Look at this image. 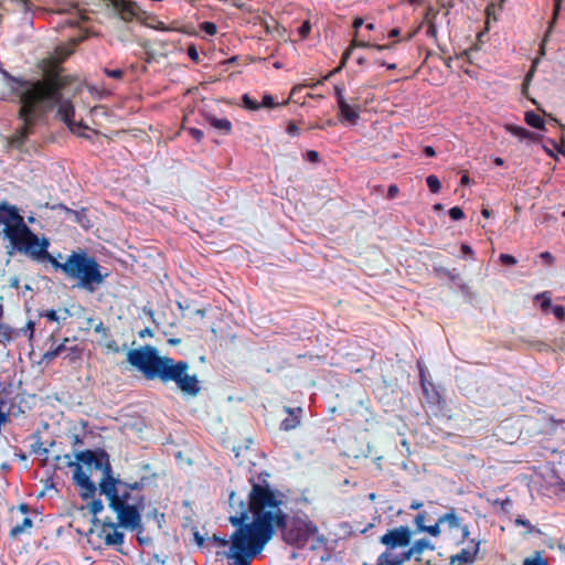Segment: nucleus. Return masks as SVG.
<instances>
[{
    "mask_svg": "<svg viewBox=\"0 0 565 565\" xmlns=\"http://www.w3.org/2000/svg\"><path fill=\"white\" fill-rule=\"evenodd\" d=\"M252 489L248 493V508L241 502L237 515L230 516L232 525L237 530L232 534L230 555L236 565H249L250 558L259 554L273 539L277 526L284 525L282 510L285 495L273 489L268 482L263 483L250 479Z\"/></svg>",
    "mask_w": 565,
    "mask_h": 565,
    "instance_id": "obj_1",
    "label": "nucleus"
},
{
    "mask_svg": "<svg viewBox=\"0 0 565 565\" xmlns=\"http://www.w3.org/2000/svg\"><path fill=\"white\" fill-rule=\"evenodd\" d=\"M127 362L148 381L158 380L162 384L173 382L185 396L194 397L201 392L199 377L189 374L190 365L186 361H175L170 356L160 355L158 349L152 345L129 350Z\"/></svg>",
    "mask_w": 565,
    "mask_h": 565,
    "instance_id": "obj_2",
    "label": "nucleus"
},
{
    "mask_svg": "<svg viewBox=\"0 0 565 565\" xmlns=\"http://www.w3.org/2000/svg\"><path fill=\"white\" fill-rule=\"evenodd\" d=\"M147 477L139 481L127 482L114 478L108 482H99V491L108 500L109 508L117 514L121 526L138 530L141 529V511L146 507V497L142 493Z\"/></svg>",
    "mask_w": 565,
    "mask_h": 565,
    "instance_id": "obj_3",
    "label": "nucleus"
},
{
    "mask_svg": "<svg viewBox=\"0 0 565 565\" xmlns=\"http://www.w3.org/2000/svg\"><path fill=\"white\" fill-rule=\"evenodd\" d=\"M49 245L47 238L43 237L41 248H43L44 252L38 253L33 259L47 260L55 270H61L66 278L75 280L76 287L93 294L109 276L107 271H103V267L97 259L88 255L85 250H73L66 257L65 262L61 263L49 253Z\"/></svg>",
    "mask_w": 565,
    "mask_h": 565,
    "instance_id": "obj_4",
    "label": "nucleus"
},
{
    "mask_svg": "<svg viewBox=\"0 0 565 565\" xmlns=\"http://www.w3.org/2000/svg\"><path fill=\"white\" fill-rule=\"evenodd\" d=\"M3 227L4 236L10 241L12 247L19 253L30 256L32 259L42 247V238L32 232L20 215L17 206L7 201L0 203V226Z\"/></svg>",
    "mask_w": 565,
    "mask_h": 565,
    "instance_id": "obj_5",
    "label": "nucleus"
},
{
    "mask_svg": "<svg viewBox=\"0 0 565 565\" xmlns=\"http://www.w3.org/2000/svg\"><path fill=\"white\" fill-rule=\"evenodd\" d=\"M76 461H68V467L74 468L73 480L79 487L83 499L93 498L96 492V484L89 476L83 471L82 465L102 471L99 482H108L115 477L110 465L109 455L102 448L78 451L75 455Z\"/></svg>",
    "mask_w": 565,
    "mask_h": 565,
    "instance_id": "obj_6",
    "label": "nucleus"
},
{
    "mask_svg": "<svg viewBox=\"0 0 565 565\" xmlns=\"http://www.w3.org/2000/svg\"><path fill=\"white\" fill-rule=\"evenodd\" d=\"M50 109L46 107H34V102L24 99V106L20 107L18 118L22 120L21 127L8 139L10 148L22 150L30 135L34 132V126L42 115Z\"/></svg>",
    "mask_w": 565,
    "mask_h": 565,
    "instance_id": "obj_7",
    "label": "nucleus"
},
{
    "mask_svg": "<svg viewBox=\"0 0 565 565\" xmlns=\"http://www.w3.org/2000/svg\"><path fill=\"white\" fill-rule=\"evenodd\" d=\"M281 532L282 540L291 546L301 547L313 536L317 532V526L309 520L295 518L288 522V515L285 513L284 525L277 526Z\"/></svg>",
    "mask_w": 565,
    "mask_h": 565,
    "instance_id": "obj_8",
    "label": "nucleus"
},
{
    "mask_svg": "<svg viewBox=\"0 0 565 565\" xmlns=\"http://www.w3.org/2000/svg\"><path fill=\"white\" fill-rule=\"evenodd\" d=\"M413 531L407 525H399L386 531L380 537V543L386 547L385 552H391L396 548L406 547L411 544Z\"/></svg>",
    "mask_w": 565,
    "mask_h": 565,
    "instance_id": "obj_9",
    "label": "nucleus"
},
{
    "mask_svg": "<svg viewBox=\"0 0 565 565\" xmlns=\"http://www.w3.org/2000/svg\"><path fill=\"white\" fill-rule=\"evenodd\" d=\"M65 77L67 78V84L61 89V98L58 102H56L54 104V106L50 110H52L55 106H58L57 116L67 125V127L70 128V130L72 132L77 134L78 136H82V134L79 132V129L87 128V127L84 126L81 121L79 122L74 121V119H73L74 115H75L74 106L70 99H63V89L70 84L68 76H65Z\"/></svg>",
    "mask_w": 565,
    "mask_h": 565,
    "instance_id": "obj_10",
    "label": "nucleus"
},
{
    "mask_svg": "<svg viewBox=\"0 0 565 565\" xmlns=\"http://www.w3.org/2000/svg\"><path fill=\"white\" fill-rule=\"evenodd\" d=\"M480 542L475 539H468L467 547H463L449 558L450 565H471L476 562L479 553Z\"/></svg>",
    "mask_w": 565,
    "mask_h": 565,
    "instance_id": "obj_11",
    "label": "nucleus"
},
{
    "mask_svg": "<svg viewBox=\"0 0 565 565\" xmlns=\"http://www.w3.org/2000/svg\"><path fill=\"white\" fill-rule=\"evenodd\" d=\"M412 558L416 561V553L413 551L412 546H409L408 550L398 555H394L392 552L382 553L377 557V565H403Z\"/></svg>",
    "mask_w": 565,
    "mask_h": 565,
    "instance_id": "obj_12",
    "label": "nucleus"
},
{
    "mask_svg": "<svg viewBox=\"0 0 565 565\" xmlns=\"http://www.w3.org/2000/svg\"><path fill=\"white\" fill-rule=\"evenodd\" d=\"M439 523H447L450 529H459L461 532V541L460 543L467 541L469 539V529L467 525H462L460 523V519L456 514V509L450 508L447 513L439 516Z\"/></svg>",
    "mask_w": 565,
    "mask_h": 565,
    "instance_id": "obj_13",
    "label": "nucleus"
},
{
    "mask_svg": "<svg viewBox=\"0 0 565 565\" xmlns=\"http://www.w3.org/2000/svg\"><path fill=\"white\" fill-rule=\"evenodd\" d=\"M113 7L119 12L120 18L125 21H131L137 14V4L131 0H116Z\"/></svg>",
    "mask_w": 565,
    "mask_h": 565,
    "instance_id": "obj_14",
    "label": "nucleus"
},
{
    "mask_svg": "<svg viewBox=\"0 0 565 565\" xmlns=\"http://www.w3.org/2000/svg\"><path fill=\"white\" fill-rule=\"evenodd\" d=\"M285 409L289 416L287 418L282 419V422L280 423V429L284 431H289V430L297 428L300 425L302 408L286 407Z\"/></svg>",
    "mask_w": 565,
    "mask_h": 565,
    "instance_id": "obj_15",
    "label": "nucleus"
},
{
    "mask_svg": "<svg viewBox=\"0 0 565 565\" xmlns=\"http://www.w3.org/2000/svg\"><path fill=\"white\" fill-rule=\"evenodd\" d=\"M339 108V118L341 121H348L351 125H355L360 118L359 107L353 108L350 106L347 100H340L338 104Z\"/></svg>",
    "mask_w": 565,
    "mask_h": 565,
    "instance_id": "obj_16",
    "label": "nucleus"
},
{
    "mask_svg": "<svg viewBox=\"0 0 565 565\" xmlns=\"http://www.w3.org/2000/svg\"><path fill=\"white\" fill-rule=\"evenodd\" d=\"M105 544L108 546H117L124 543L125 535L122 532L117 530V525L114 523L105 524Z\"/></svg>",
    "mask_w": 565,
    "mask_h": 565,
    "instance_id": "obj_17",
    "label": "nucleus"
},
{
    "mask_svg": "<svg viewBox=\"0 0 565 565\" xmlns=\"http://www.w3.org/2000/svg\"><path fill=\"white\" fill-rule=\"evenodd\" d=\"M504 129H505V131L515 136L520 140H530V141L537 140V135L525 129L524 127L513 125V124H505Z\"/></svg>",
    "mask_w": 565,
    "mask_h": 565,
    "instance_id": "obj_18",
    "label": "nucleus"
},
{
    "mask_svg": "<svg viewBox=\"0 0 565 565\" xmlns=\"http://www.w3.org/2000/svg\"><path fill=\"white\" fill-rule=\"evenodd\" d=\"M554 1V9H553V14H552V19L548 23V28H547V31L544 35V39H543V42L541 44V47H540V54L541 55H544L545 54V42L547 41V38L550 36L557 19H558V15H559V12H561V7H562V2L564 0H553Z\"/></svg>",
    "mask_w": 565,
    "mask_h": 565,
    "instance_id": "obj_19",
    "label": "nucleus"
},
{
    "mask_svg": "<svg viewBox=\"0 0 565 565\" xmlns=\"http://www.w3.org/2000/svg\"><path fill=\"white\" fill-rule=\"evenodd\" d=\"M412 548L413 551L416 553V562L419 563L422 562V554L425 552V551H434L435 550V545L427 539H419V540H416L412 545Z\"/></svg>",
    "mask_w": 565,
    "mask_h": 565,
    "instance_id": "obj_20",
    "label": "nucleus"
},
{
    "mask_svg": "<svg viewBox=\"0 0 565 565\" xmlns=\"http://www.w3.org/2000/svg\"><path fill=\"white\" fill-rule=\"evenodd\" d=\"M70 339L68 338H65L60 344H57L55 348L46 351L44 354H43V361H45L46 363H50L51 361H53L56 356H58L60 354H62V352L64 351H67V349L70 347H67V343H68Z\"/></svg>",
    "mask_w": 565,
    "mask_h": 565,
    "instance_id": "obj_21",
    "label": "nucleus"
},
{
    "mask_svg": "<svg viewBox=\"0 0 565 565\" xmlns=\"http://www.w3.org/2000/svg\"><path fill=\"white\" fill-rule=\"evenodd\" d=\"M207 120L213 128L223 131L224 135H230L232 132L233 126L227 118H216L211 116Z\"/></svg>",
    "mask_w": 565,
    "mask_h": 565,
    "instance_id": "obj_22",
    "label": "nucleus"
},
{
    "mask_svg": "<svg viewBox=\"0 0 565 565\" xmlns=\"http://www.w3.org/2000/svg\"><path fill=\"white\" fill-rule=\"evenodd\" d=\"M524 120L529 126H531L535 129H539V130L545 129L544 119L539 114L534 113L533 110H529L524 114Z\"/></svg>",
    "mask_w": 565,
    "mask_h": 565,
    "instance_id": "obj_23",
    "label": "nucleus"
},
{
    "mask_svg": "<svg viewBox=\"0 0 565 565\" xmlns=\"http://www.w3.org/2000/svg\"><path fill=\"white\" fill-rule=\"evenodd\" d=\"M32 525H33L32 520L29 516H25V518H23L21 523H18L14 526H12V529L10 530L9 536L13 537V539L19 537L21 534H23L24 532L30 530L32 527Z\"/></svg>",
    "mask_w": 565,
    "mask_h": 565,
    "instance_id": "obj_24",
    "label": "nucleus"
},
{
    "mask_svg": "<svg viewBox=\"0 0 565 565\" xmlns=\"http://www.w3.org/2000/svg\"><path fill=\"white\" fill-rule=\"evenodd\" d=\"M14 338V330L7 323L0 321V344H7Z\"/></svg>",
    "mask_w": 565,
    "mask_h": 565,
    "instance_id": "obj_25",
    "label": "nucleus"
},
{
    "mask_svg": "<svg viewBox=\"0 0 565 565\" xmlns=\"http://www.w3.org/2000/svg\"><path fill=\"white\" fill-rule=\"evenodd\" d=\"M426 183L431 193H438L441 189V183L435 174L428 175Z\"/></svg>",
    "mask_w": 565,
    "mask_h": 565,
    "instance_id": "obj_26",
    "label": "nucleus"
},
{
    "mask_svg": "<svg viewBox=\"0 0 565 565\" xmlns=\"http://www.w3.org/2000/svg\"><path fill=\"white\" fill-rule=\"evenodd\" d=\"M243 106L248 110H258L260 108V104L253 99L248 94H244L242 96Z\"/></svg>",
    "mask_w": 565,
    "mask_h": 565,
    "instance_id": "obj_27",
    "label": "nucleus"
},
{
    "mask_svg": "<svg viewBox=\"0 0 565 565\" xmlns=\"http://www.w3.org/2000/svg\"><path fill=\"white\" fill-rule=\"evenodd\" d=\"M82 352H83V350L79 349L77 345L70 347L67 349V354L65 358L68 359L71 362H75L76 360H78L81 358Z\"/></svg>",
    "mask_w": 565,
    "mask_h": 565,
    "instance_id": "obj_28",
    "label": "nucleus"
},
{
    "mask_svg": "<svg viewBox=\"0 0 565 565\" xmlns=\"http://www.w3.org/2000/svg\"><path fill=\"white\" fill-rule=\"evenodd\" d=\"M201 31L205 32L209 35H214L217 32V26L214 22L204 21L200 24Z\"/></svg>",
    "mask_w": 565,
    "mask_h": 565,
    "instance_id": "obj_29",
    "label": "nucleus"
},
{
    "mask_svg": "<svg viewBox=\"0 0 565 565\" xmlns=\"http://www.w3.org/2000/svg\"><path fill=\"white\" fill-rule=\"evenodd\" d=\"M440 524L439 519L434 525H425V527H422V532H426L430 534L431 536H439L440 535Z\"/></svg>",
    "mask_w": 565,
    "mask_h": 565,
    "instance_id": "obj_30",
    "label": "nucleus"
},
{
    "mask_svg": "<svg viewBox=\"0 0 565 565\" xmlns=\"http://www.w3.org/2000/svg\"><path fill=\"white\" fill-rule=\"evenodd\" d=\"M104 510V504L100 499H95L89 504V511L92 514L97 515Z\"/></svg>",
    "mask_w": 565,
    "mask_h": 565,
    "instance_id": "obj_31",
    "label": "nucleus"
},
{
    "mask_svg": "<svg viewBox=\"0 0 565 565\" xmlns=\"http://www.w3.org/2000/svg\"><path fill=\"white\" fill-rule=\"evenodd\" d=\"M351 49L354 47H365V49H374V43H371L369 41H362L354 38L350 44Z\"/></svg>",
    "mask_w": 565,
    "mask_h": 565,
    "instance_id": "obj_32",
    "label": "nucleus"
},
{
    "mask_svg": "<svg viewBox=\"0 0 565 565\" xmlns=\"http://www.w3.org/2000/svg\"><path fill=\"white\" fill-rule=\"evenodd\" d=\"M449 216L454 221H459V220H462L465 217V213H463L461 207L454 206V207H451L449 210Z\"/></svg>",
    "mask_w": 565,
    "mask_h": 565,
    "instance_id": "obj_33",
    "label": "nucleus"
},
{
    "mask_svg": "<svg viewBox=\"0 0 565 565\" xmlns=\"http://www.w3.org/2000/svg\"><path fill=\"white\" fill-rule=\"evenodd\" d=\"M438 15V10H436L434 7L429 6L425 13V22H436V18Z\"/></svg>",
    "mask_w": 565,
    "mask_h": 565,
    "instance_id": "obj_34",
    "label": "nucleus"
},
{
    "mask_svg": "<svg viewBox=\"0 0 565 565\" xmlns=\"http://www.w3.org/2000/svg\"><path fill=\"white\" fill-rule=\"evenodd\" d=\"M503 265L513 266L516 264V258L510 254H501L499 257Z\"/></svg>",
    "mask_w": 565,
    "mask_h": 565,
    "instance_id": "obj_35",
    "label": "nucleus"
},
{
    "mask_svg": "<svg viewBox=\"0 0 565 565\" xmlns=\"http://www.w3.org/2000/svg\"><path fill=\"white\" fill-rule=\"evenodd\" d=\"M276 106H277V104L274 102V97L271 95L265 94L263 96L260 107L274 108Z\"/></svg>",
    "mask_w": 565,
    "mask_h": 565,
    "instance_id": "obj_36",
    "label": "nucleus"
},
{
    "mask_svg": "<svg viewBox=\"0 0 565 565\" xmlns=\"http://www.w3.org/2000/svg\"><path fill=\"white\" fill-rule=\"evenodd\" d=\"M105 74L108 76V77H111V78H115V79H121L124 77V71L120 70V68H116V70H105Z\"/></svg>",
    "mask_w": 565,
    "mask_h": 565,
    "instance_id": "obj_37",
    "label": "nucleus"
},
{
    "mask_svg": "<svg viewBox=\"0 0 565 565\" xmlns=\"http://www.w3.org/2000/svg\"><path fill=\"white\" fill-rule=\"evenodd\" d=\"M40 316L47 318V320H50L52 322H57L60 320L57 312L54 309H50L44 312H40Z\"/></svg>",
    "mask_w": 565,
    "mask_h": 565,
    "instance_id": "obj_38",
    "label": "nucleus"
},
{
    "mask_svg": "<svg viewBox=\"0 0 565 565\" xmlns=\"http://www.w3.org/2000/svg\"><path fill=\"white\" fill-rule=\"evenodd\" d=\"M188 132H189V135H190L193 139H195L198 142H200V141L203 139V136H204V134H203V131H202L201 129H199V128H194V127L189 128V129H188Z\"/></svg>",
    "mask_w": 565,
    "mask_h": 565,
    "instance_id": "obj_39",
    "label": "nucleus"
},
{
    "mask_svg": "<svg viewBox=\"0 0 565 565\" xmlns=\"http://www.w3.org/2000/svg\"><path fill=\"white\" fill-rule=\"evenodd\" d=\"M334 95H335V98H337V104H340V100H345L344 98V85L341 84V85H335L334 86Z\"/></svg>",
    "mask_w": 565,
    "mask_h": 565,
    "instance_id": "obj_40",
    "label": "nucleus"
},
{
    "mask_svg": "<svg viewBox=\"0 0 565 565\" xmlns=\"http://www.w3.org/2000/svg\"><path fill=\"white\" fill-rule=\"evenodd\" d=\"M552 311H553L554 316H555L558 320H561V321H564V320H565V308H564L563 306H559V305L554 306V307L552 308Z\"/></svg>",
    "mask_w": 565,
    "mask_h": 565,
    "instance_id": "obj_41",
    "label": "nucleus"
},
{
    "mask_svg": "<svg viewBox=\"0 0 565 565\" xmlns=\"http://www.w3.org/2000/svg\"><path fill=\"white\" fill-rule=\"evenodd\" d=\"M188 56L195 63H199L200 56L195 45H190L186 50Z\"/></svg>",
    "mask_w": 565,
    "mask_h": 565,
    "instance_id": "obj_42",
    "label": "nucleus"
},
{
    "mask_svg": "<svg viewBox=\"0 0 565 565\" xmlns=\"http://www.w3.org/2000/svg\"><path fill=\"white\" fill-rule=\"evenodd\" d=\"M310 31H311V25H310L309 21H305V22L300 25V28H299V30H298V32H299V34H300V36H301L302 39L307 38V36L309 35Z\"/></svg>",
    "mask_w": 565,
    "mask_h": 565,
    "instance_id": "obj_43",
    "label": "nucleus"
},
{
    "mask_svg": "<svg viewBox=\"0 0 565 565\" xmlns=\"http://www.w3.org/2000/svg\"><path fill=\"white\" fill-rule=\"evenodd\" d=\"M21 332H23L24 334H28V338L31 340L34 334V322L31 320L28 321L25 328L21 329Z\"/></svg>",
    "mask_w": 565,
    "mask_h": 565,
    "instance_id": "obj_44",
    "label": "nucleus"
},
{
    "mask_svg": "<svg viewBox=\"0 0 565 565\" xmlns=\"http://www.w3.org/2000/svg\"><path fill=\"white\" fill-rule=\"evenodd\" d=\"M104 347L109 351L114 353H118L120 351L118 343L115 340H108L104 343Z\"/></svg>",
    "mask_w": 565,
    "mask_h": 565,
    "instance_id": "obj_45",
    "label": "nucleus"
},
{
    "mask_svg": "<svg viewBox=\"0 0 565 565\" xmlns=\"http://www.w3.org/2000/svg\"><path fill=\"white\" fill-rule=\"evenodd\" d=\"M286 132L290 136H298L299 135V128L296 125L295 121H289L286 127Z\"/></svg>",
    "mask_w": 565,
    "mask_h": 565,
    "instance_id": "obj_46",
    "label": "nucleus"
},
{
    "mask_svg": "<svg viewBox=\"0 0 565 565\" xmlns=\"http://www.w3.org/2000/svg\"><path fill=\"white\" fill-rule=\"evenodd\" d=\"M540 258L544 260L546 265H553L555 257L550 252H542Z\"/></svg>",
    "mask_w": 565,
    "mask_h": 565,
    "instance_id": "obj_47",
    "label": "nucleus"
},
{
    "mask_svg": "<svg viewBox=\"0 0 565 565\" xmlns=\"http://www.w3.org/2000/svg\"><path fill=\"white\" fill-rule=\"evenodd\" d=\"M94 330L96 333H100L104 338H108V329L104 326L103 321H99L95 327Z\"/></svg>",
    "mask_w": 565,
    "mask_h": 565,
    "instance_id": "obj_48",
    "label": "nucleus"
},
{
    "mask_svg": "<svg viewBox=\"0 0 565 565\" xmlns=\"http://www.w3.org/2000/svg\"><path fill=\"white\" fill-rule=\"evenodd\" d=\"M427 35L433 39H437V25L436 22L427 23Z\"/></svg>",
    "mask_w": 565,
    "mask_h": 565,
    "instance_id": "obj_49",
    "label": "nucleus"
},
{
    "mask_svg": "<svg viewBox=\"0 0 565 565\" xmlns=\"http://www.w3.org/2000/svg\"><path fill=\"white\" fill-rule=\"evenodd\" d=\"M211 540L214 542L217 546H226L228 544V540L222 536H218L216 534H213Z\"/></svg>",
    "mask_w": 565,
    "mask_h": 565,
    "instance_id": "obj_50",
    "label": "nucleus"
},
{
    "mask_svg": "<svg viewBox=\"0 0 565 565\" xmlns=\"http://www.w3.org/2000/svg\"><path fill=\"white\" fill-rule=\"evenodd\" d=\"M424 521H425V513H418L415 516V525H416L417 530L420 532H422V527H425Z\"/></svg>",
    "mask_w": 565,
    "mask_h": 565,
    "instance_id": "obj_51",
    "label": "nucleus"
},
{
    "mask_svg": "<svg viewBox=\"0 0 565 565\" xmlns=\"http://www.w3.org/2000/svg\"><path fill=\"white\" fill-rule=\"evenodd\" d=\"M306 159L310 162H318L320 157L316 150H308L306 152Z\"/></svg>",
    "mask_w": 565,
    "mask_h": 565,
    "instance_id": "obj_52",
    "label": "nucleus"
},
{
    "mask_svg": "<svg viewBox=\"0 0 565 565\" xmlns=\"http://www.w3.org/2000/svg\"><path fill=\"white\" fill-rule=\"evenodd\" d=\"M399 190L396 184H391L387 189V199L393 200L397 194Z\"/></svg>",
    "mask_w": 565,
    "mask_h": 565,
    "instance_id": "obj_53",
    "label": "nucleus"
},
{
    "mask_svg": "<svg viewBox=\"0 0 565 565\" xmlns=\"http://www.w3.org/2000/svg\"><path fill=\"white\" fill-rule=\"evenodd\" d=\"M461 252L467 255V256H470L471 258H473V250L472 248L470 247V245L463 243L461 244Z\"/></svg>",
    "mask_w": 565,
    "mask_h": 565,
    "instance_id": "obj_54",
    "label": "nucleus"
},
{
    "mask_svg": "<svg viewBox=\"0 0 565 565\" xmlns=\"http://www.w3.org/2000/svg\"><path fill=\"white\" fill-rule=\"evenodd\" d=\"M394 45H395V43L374 44V50H376V51L391 50L394 47Z\"/></svg>",
    "mask_w": 565,
    "mask_h": 565,
    "instance_id": "obj_55",
    "label": "nucleus"
},
{
    "mask_svg": "<svg viewBox=\"0 0 565 565\" xmlns=\"http://www.w3.org/2000/svg\"><path fill=\"white\" fill-rule=\"evenodd\" d=\"M424 154L428 158H433L436 156V151L431 146L424 147Z\"/></svg>",
    "mask_w": 565,
    "mask_h": 565,
    "instance_id": "obj_56",
    "label": "nucleus"
},
{
    "mask_svg": "<svg viewBox=\"0 0 565 565\" xmlns=\"http://www.w3.org/2000/svg\"><path fill=\"white\" fill-rule=\"evenodd\" d=\"M339 72H335V68L330 71L328 74H326L321 81H319L317 84H321L323 83L324 81H328L330 79L332 76H334L335 74H338Z\"/></svg>",
    "mask_w": 565,
    "mask_h": 565,
    "instance_id": "obj_57",
    "label": "nucleus"
},
{
    "mask_svg": "<svg viewBox=\"0 0 565 565\" xmlns=\"http://www.w3.org/2000/svg\"><path fill=\"white\" fill-rule=\"evenodd\" d=\"M364 21L362 18L358 17L353 20V23H352V26L358 30L359 28H361L363 25Z\"/></svg>",
    "mask_w": 565,
    "mask_h": 565,
    "instance_id": "obj_58",
    "label": "nucleus"
},
{
    "mask_svg": "<svg viewBox=\"0 0 565 565\" xmlns=\"http://www.w3.org/2000/svg\"><path fill=\"white\" fill-rule=\"evenodd\" d=\"M33 452L40 454V455H46L47 449L42 447V444L39 443L38 447L33 449Z\"/></svg>",
    "mask_w": 565,
    "mask_h": 565,
    "instance_id": "obj_59",
    "label": "nucleus"
},
{
    "mask_svg": "<svg viewBox=\"0 0 565 565\" xmlns=\"http://www.w3.org/2000/svg\"><path fill=\"white\" fill-rule=\"evenodd\" d=\"M10 287L18 289L20 286V279L18 277L10 278Z\"/></svg>",
    "mask_w": 565,
    "mask_h": 565,
    "instance_id": "obj_60",
    "label": "nucleus"
},
{
    "mask_svg": "<svg viewBox=\"0 0 565 565\" xmlns=\"http://www.w3.org/2000/svg\"><path fill=\"white\" fill-rule=\"evenodd\" d=\"M348 61L341 57L340 64L335 67V72H341L345 67Z\"/></svg>",
    "mask_w": 565,
    "mask_h": 565,
    "instance_id": "obj_61",
    "label": "nucleus"
},
{
    "mask_svg": "<svg viewBox=\"0 0 565 565\" xmlns=\"http://www.w3.org/2000/svg\"><path fill=\"white\" fill-rule=\"evenodd\" d=\"M401 34V30L398 28L392 29L388 33V38H397Z\"/></svg>",
    "mask_w": 565,
    "mask_h": 565,
    "instance_id": "obj_62",
    "label": "nucleus"
},
{
    "mask_svg": "<svg viewBox=\"0 0 565 565\" xmlns=\"http://www.w3.org/2000/svg\"><path fill=\"white\" fill-rule=\"evenodd\" d=\"M460 183H461L462 185H468V184L470 183V178H469L468 173H465V174L461 177V179H460Z\"/></svg>",
    "mask_w": 565,
    "mask_h": 565,
    "instance_id": "obj_63",
    "label": "nucleus"
},
{
    "mask_svg": "<svg viewBox=\"0 0 565 565\" xmlns=\"http://www.w3.org/2000/svg\"><path fill=\"white\" fill-rule=\"evenodd\" d=\"M541 307L543 310H546L547 308L551 307V299L550 298H545L542 303H541Z\"/></svg>",
    "mask_w": 565,
    "mask_h": 565,
    "instance_id": "obj_64",
    "label": "nucleus"
}]
</instances>
